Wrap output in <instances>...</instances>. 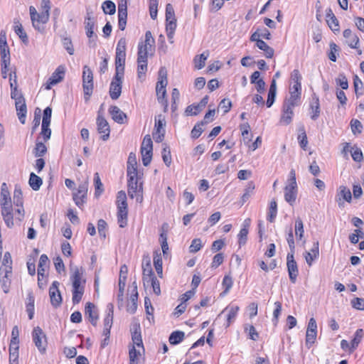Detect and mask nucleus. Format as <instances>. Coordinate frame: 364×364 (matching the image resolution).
I'll use <instances>...</instances> for the list:
<instances>
[{"label":"nucleus","instance_id":"2f4dec72","mask_svg":"<svg viewBox=\"0 0 364 364\" xmlns=\"http://www.w3.org/2000/svg\"><path fill=\"white\" fill-rule=\"evenodd\" d=\"M122 84L112 81L109 86V96L112 100H117L122 93Z\"/></svg>","mask_w":364,"mask_h":364},{"label":"nucleus","instance_id":"052dcab7","mask_svg":"<svg viewBox=\"0 0 364 364\" xmlns=\"http://www.w3.org/2000/svg\"><path fill=\"white\" fill-rule=\"evenodd\" d=\"M127 181H139L137 167H127Z\"/></svg>","mask_w":364,"mask_h":364},{"label":"nucleus","instance_id":"680f3d73","mask_svg":"<svg viewBox=\"0 0 364 364\" xmlns=\"http://www.w3.org/2000/svg\"><path fill=\"white\" fill-rule=\"evenodd\" d=\"M239 311V306H231L228 311V314L227 315V325L226 326H229L230 324L232 323V321L236 317V315L237 314V311Z\"/></svg>","mask_w":364,"mask_h":364},{"label":"nucleus","instance_id":"ea45409f","mask_svg":"<svg viewBox=\"0 0 364 364\" xmlns=\"http://www.w3.org/2000/svg\"><path fill=\"white\" fill-rule=\"evenodd\" d=\"M102 9L105 14L113 15L116 12L115 4L110 0L104 1L102 5Z\"/></svg>","mask_w":364,"mask_h":364},{"label":"nucleus","instance_id":"37998d69","mask_svg":"<svg viewBox=\"0 0 364 364\" xmlns=\"http://www.w3.org/2000/svg\"><path fill=\"white\" fill-rule=\"evenodd\" d=\"M95 18L92 16V11L90 9H87V14L85 19V30L88 29H95Z\"/></svg>","mask_w":364,"mask_h":364},{"label":"nucleus","instance_id":"79ce46f5","mask_svg":"<svg viewBox=\"0 0 364 364\" xmlns=\"http://www.w3.org/2000/svg\"><path fill=\"white\" fill-rule=\"evenodd\" d=\"M250 127V124L246 122L240 125V129L242 130V136L245 144H249L252 140V134L249 133Z\"/></svg>","mask_w":364,"mask_h":364},{"label":"nucleus","instance_id":"6e6d98bb","mask_svg":"<svg viewBox=\"0 0 364 364\" xmlns=\"http://www.w3.org/2000/svg\"><path fill=\"white\" fill-rule=\"evenodd\" d=\"M154 43V39L150 31H147L145 33V41L143 46L148 49L149 51L152 50Z\"/></svg>","mask_w":364,"mask_h":364},{"label":"nucleus","instance_id":"4be33fe9","mask_svg":"<svg viewBox=\"0 0 364 364\" xmlns=\"http://www.w3.org/2000/svg\"><path fill=\"white\" fill-rule=\"evenodd\" d=\"M304 257L309 266H311L314 259H317L319 255V243L316 241L309 252L304 253Z\"/></svg>","mask_w":364,"mask_h":364},{"label":"nucleus","instance_id":"69168bd1","mask_svg":"<svg viewBox=\"0 0 364 364\" xmlns=\"http://www.w3.org/2000/svg\"><path fill=\"white\" fill-rule=\"evenodd\" d=\"M62 43H63L64 48L67 50V52L70 55L74 54L75 50H74L73 43H72L70 38L64 37L62 40Z\"/></svg>","mask_w":364,"mask_h":364},{"label":"nucleus","instance_id":"0e129e2a","mask_svg":"<svg viewBox=\"0 0 364 364\" xmlns=\"http://www.w3.org/2000/svg\"><path fill=\"white\" fill-rule=\"evenodd\" d=\"M337 85H339L343 90H347L348 88V82L346 75L343 73H340L338 77L336 79Z\"/></svg>","mask_w":364,"mask_h":364},{"label":"nucleus","instance_id":"603ef678","mask_svg":"<svg viewBox=\"0 0 364 364\" xmlns=\"http://www.w3.org/2000/svg\"><path fill=\"white\" fill-rule=\"evenodd\" d=\"M350 124L351 131L354 135L359 134L362 132L363 124L358 119H351Z\"/></svg>","mask_w":364,"mask_h":364},{"label":"nucleus","instance_id":"39448f33","mask_svg":"<svg viewBox=\"0 0 364 364\" xmlns=\"http://www.w3.org/2000/svg\"><path fill=\"white\" fill-rule=\"evenodd\" d=\"M82 87L85 101H88L92 94L93 85V73L91 69L87 66L83 67L82 72Z\"/></svg>","mask_w":364,"mask_h":364},{"label":"nucleus","instance_id":"4c0bfd02","mask_svg":"<svg viewBox=\"0 0 364 364\" xmlns=\"http://www.w3.org/2000/svg\"><path fill=\"white\" fill-rule=\"evenodd\" d=\"M43 183V181L41 177L31 173L29 178V185L33 191L39 190L40 187Z\"/></svg>","mask_w":364,"mask_h":364},{"label":"nucleus","instance_id":"423d86ee","mask_svg":"<svg viewBox=\"0 0 364 364\" xmlns=\"http://www.w3.org/2000/svg\"><path fill=\"white\" fill-rule=\"evenodd\" d=\"M153 143L149 134H146L141 143V154L142 163L144 166L150 164L152 159Z\"/></svg>","mask_w":364,"mask_h":364},{"label":"nucleus","instance_id":"de8ad7c7","mask_svg":"<svg viewBox=\"0 0 364 364\" xmlns=\"http://www.w3.org/2000/svg\"><path fill=\"white\" fill-rule=\"evenodd\" d=\"M1 75L3 78L7 77V72L9 70V66L10 65V55H6L4 57V55H1Z\"/></svg>","mask_w":364,"mask_h":364},{"label":"nucleus","instance_id":"5fc2aeb1","mask_svg":"<svg viewBox=\"0 0 364 364\" xmlns=\"http://www.w3.org/2000/svg\"><path fill=\"white\" fill-rule=\"evenodd\" d=\"M255 188L253 182L250 181L248 183V185L245 190V193L241 197L242 204H244L249 199Z\"/></svg>","mask_w":364,"mask_h":364},{"label":"nucleus","instance_id":"393cba45","mask_svg":"<svg viewBox=\"0 0 364 364\" xmlns=\"http://www.w3.org/2000/svg\"><path fill=\"white\" fill-rule=\"evenodd\" d=\"M85 314L88 315L91 323L95 326L99 318L98 312L95 309V306L91 302H87L85 305Z\"/></svg>","mask_w":364,"mask_h":364},{"label":"nucleus","instance_id":"9b49d317","mask_svg":"<svg viewBox=\"0 0 364 364\" xmlns=\"http://www.w3.org/2000/svg\"><path fill=\"white\" fill-rule=\"evenodd\" d=\"M317 336V324L314 318L309 319L306 333V345L310 348L314 343Z\"/></svg>","mask_w":364,"mask_h":364},{"label":"nucleus","instance_id":"8fccbe9b","mask_svg":"<svg viewBox=\"0 0 364 364\" xmlns=\"http://www.w3.org/2000/svg\"><path fill=\"white\" fill-rule=\"evenodd\" d=\"M223 287L224 289V291L223 292V294L225 295L229 292L230 289L232 288L233 285V280L232 277L230 276V274H226L222 282Z\"/></svg>","mask_w":364,"mask_h":364},{"label":"nucleus","instance_id":"412c9836","mask_svg":"<svg viewBox=\"0 0 364 364\" xmlns=\"http://www.w3.org/2000/svg\"><path fill=\"white\" fill-rule=\"evenodd\" d=\"M12 73H9V81H10V87H11V98L15 100V102H18L19 100H25L24 97H23L21 92L20 91L18 90V88H17V77H16V74L15 73H14V82H15V85H14L13 82H12Z\"/></svg>","mask_w":364,"mask_h":364},{"label":"nucleus","instance_id":"bb28decb","mask_svg":"<svg viewBox=\"0 0 364 364\" xmlns=\"http://www.w3.org/2000/svg\"><path fill=\"white\" fill-rule=\"evenodd\" d=\"M109 112L112 119L119 124L124 123V119L127 118L126 114L117 106H111L109 109Z\"/></svg>","mask_w":364,"mask_h":364},{"label":"nucleus","instance_id":"f03ea898","mask_svg":"<svg viewBox=\"0 0 364 364\" xmlns=\"http://www.w3.org/2000/svg\"><path fill=\"white\" fill-rule=\"evenodd\" d=\"M73 274L71 275V280L73 284V304H77L82 299L84 294V285L81 284V279L82 275V270L79 269L77 267H75L72 269Z\"/></svg>","mask_w":364,"mask_h":364},{"label":"nucleus","instance_id":"a878e982","mask_svg":"<svg viewBox=\"0 0 364 364\" xmlns=\"http://www.w3.org/2000/svg\"><path fill=\"white\" fill-rule=\"evenodd\" d=\"M12 259L11 254L9 252H5L3 259L2 267H0V275L3 273L6 274H11L12 273Z\"/></svg>","mask_w":364,"mask_h":364},{"label":"nucleus","instance_id":"09e8293b","mask_svg":"<svg viewBox=\"0 0 364 364\" xmlns=\"http://www.w3.org/2000/svg\"><path fill=\"white\" fill-rule=\"evenodd\" d=\"M299 105V104L284 99L282 107V112L290 113V114L294 115L293 109L295 107H297Z\"/></svg>","mask_w":364,"mask_h":364},{"label":"nucleus","instance_id":"4d7b16f0","mask_svg":"<svg viewBox=\"0 0 364 364\" xmlns=\"http://www.w3.org/2000/svg\"><path fill=\"white\" fill-rule=\"evenodd\" d=\"M4 274V275L0 279V282L4 292L6 294L10 289L11 280L9 277L11 274H6V273Z\"/></svg>","mask_w":364,"mask_h":364},{"label":"nucleus","instance_id":"aec40b11","mask_svg":"<svg viewBox=\"0 0 364 364\" xmlns=\"http://www.w3.org/2000/svg\"><path fill=\"white\" fill-rule=\"evenodd\" d=\"M132 332V340L133 346L135 347H141L144 348L141 335V327L139 323H134L131 328Z\"/></svg>","mask_w":364,"mask_h":364},{"label":"nucleus","instance_id":"2eb2a0df","mask_svg":"<svg viewBox=\"0 0 364 364\" xmlns=\"http://www.w3.org/2000/svg\"><path fill=\"white\" fill-rule=\"evenodd\" d=\"M294 255V253H288L287 256V266L290 281L294 284L299 274V270Z\"/></svg>","mask_w":364,"mask_h":364},{"label":"nucleus","instance_id":"a211bd4d","mask_svg":"<svg viewBox=\"0 0 364 364\" xmlns=\"http://www.w3.org/2000/svg\"><path fill=\"white\" fill-rule=\"evenodd\" d=\"M65 74V69L63 66H58L55 72L48 80L46 84V89L50 90L52 86L63 80Z\"/></svg>","mask_w":364,"mask_h":364},{"label":"nucleus","instance_id":"f3484780","mask_svg":"<svg viewBox=\"0 0 364 364\" xmlns=\"http://www.w3.org/2000/svg\"><path fill=\"white\" fill-rule=\"evenodd\" d=\"M336 200L338 203L339 207L343 206L344 201L350 203L352 200V194L350 189L345 186H339L336 194Z\"/></svg>","mask_w":364,"mask_h":364},{"label":"nucleus","instance_id":"58836bf2","mask_svg":"<svg viewBox=\"0 0 364 364\" xmlns=\"http://www.w3.org/2000/svg\"><path fill=\"white\" fill-rule=\"evenodd\" d=\"M185 336V333L183 331H176L171 333L168 341L169 343L172 345H177L181 343Z\"/></svg>","mask_w":364,"mask_h":364},{"label":"nucleus","instance_id":"7ed1b4c3","mask_svg":"<svg viewBox=\"0 0 364 364\" xmlns=\"http://www.w3.org/2000/svg\"><path fill=\"white\" fill-rule=\"evenodd\" d=\"M116 203L117 206V222L119 226L123 228L127 225L128 215L127 195L124 191L117 193Z\"/></svg>","mask_w":364,"mask_h":364},{"label":"nucleus","instance_id":"3c124183","mask_svg":"<svg viewBox=\"0 0 364 364\" xmlns=\"http://www.w3.org/2000/svg\"><path fill=\"white\" fill-rule=\"evenodd\" d=\"M364 336V331L362 328L358 329L354 335V338L351 341V348L355 349L358 347Z\"/></svg>","mask_w":364,"mask_h":364},{"label":"nucleus","instance_id":"7c9ffc66","mask_svg":"<svg viewBox=\"0 0 364 364\" xmlns=\"http://www.w3.org/2000/svg\"><path fill=\"white\" fill-rule=\"evenodd\" d=\"M14 30L15 33H16V35L18 36V37L20 38V39L22 41V42L23 43L27 44L28 42V36H27L26 33L25 32V31L23 30V28L22 26L21 23L16 18H15L14 20Z\"/></svg>","mask_w":364,"mask_h":364},{"label":"nucleus","instance_id":"864d4df0","mask_svg":"<svg viewBox=\"0 0 364 364\" xmlns=\"http://www.w3.org/2000/svg\"><path fill=\"white\" fill-rule=\"evenodd\" d=\"M14 203L16 206L23 205L22 191L19 186H16L14 191Z\"/></svg>","mask_w":364,"mask_h":364},{"label":"nucleus","instance_id":"cd10ccee","mask_svg":"<svg viewBox=\"0 0 364 364\" xmlns=\"http://www.w3.org/2000/svg\"><path fill=\"white\" fill-rule=\"evenodd\" d=\"M310 109H311V119L316 120L320 115V104L318 97L314 93L312 95V100L310 104Z\"/></svg>","mask_w":364,"mask_h":364},{"label":"nucleus","instance_id":"bf43d9fd","mask_svg":"<svg viewBox=\"0 0 364 364\" xmlns=\"http://www.w3.org/2000/svg\"><path fill=\"white\" fill-rule=\"evenodd\" d=\"M304 225L301 218H298L295 222V233L296 237L301 240L304 236Z\"/></svg>","mask_w":364,"mask_h":364},{"label":"nucleus","instance_id":"c9c22d12","mask_svg":"<svg viewBox=\"0 0 364 364\" xmlns=\"http://www.w3.org/2000/svg\"><path fill=\"white\" fill-rule=\"evenodd\" d=\"M137 300L138 291H136V293H132L130 296V301L127 306V311L129 314H133L136 312L137 309Z\"/></svg>","mask_w":364,"mask_h":364},{"label":"nucleus","instance_id":"49530a36","mask_svg":"<svg viewBox=\"0 0 364 364\" xmlns=\"http://www.w3.org/2000/svg\"><path fill=\"white\" fill-rule=\"evenodd\" d=\"M107 309H108L109 311L104 319V327L112 328V322H113L114 306L112 304H109L107 305Z\"/></svg>","mask_w":364,"mask_h":364},{"label":"nucleus","instance_id":"f257e3e1","mask_svg":"<svg viewBox=\"0 0 364 364\" xmlns=\"http://www.w3.org/2000/svg\"><path fill=\"white\" fill-rule=\"evenodd\" d=\"M0 205L1 215L6 226L12 228L14 226V213L10 193L6 183L1 184Z\"/></svg>","mask_w":364,"mask_h":364},{"label":"nucleus","instance_id":"ddd939ff","mask_svg":"<svg viewBox=\"0 0 364 364\" xmlns=\"http://www.w3.org/2000/svg\"><path fill=\"white\" fill-rule=\"evenodd\" d=\"M88 184L85 182L79 185L76 192L73 193V198L75 203L79 208H82L86 201Z\"/></svg>","mask_w":364,"mask_h":364},{"label":"nucleus","instance_id":"9d476101","mask_svg":"<svg viewBox=\"0 0 364 364\" xmlns=\"http://www.w3.org/2000/svg\"><path fill=\"white\" fill-rule=\"evenodd\" d=\"M165 125L164 117L162 114L158 115L155 119L154 131L153 132V137L156 143H160L164 140L166 132Z\"/></svg>","mask_w":364,"mask_h":364},{"label":"nucleus","instance_id":"338daca9","mask_svg":"<svg viewBox=\"0 0 364 364\" xmlns=\"http://www.w3.org/2000/svg\"><path fill=\"white\" fill-rule=\"evenodd\" d=\"M107 224L106 221L103 219H100L97 222V230L100 236L102 238L106 237V230H107Z\"/></svg>","mask_w":364,"mask_h":364},{"label":"nucleus","instance_id":"4468645a","mask_svg":"<svg viewBox=\"0 0 364 364\" xmlns=\"http://www.w3.org/2000/svg\"><path fill=\"white\" fill-rule=\"evenodd\" d=\"M59 285L60 283L55 281L49 288L50 303L54 308H58L62 304V296L58 289Z\"/></svg>","mask_w":364,"mask_h":364},{"label":"nucleus","instance_id":"e2e57ef3","mask_svg":"<svg viewBox=\"0 0 364 364\" xmlns=\"http://www.w3.org/2000/svg\"><path fill=\"white\" fill-rule=\"evenodd\" d=\"M329 46H330V52L328 53V57L330 60H331L333 62H336V53L338 52L339 48L334 42H331L329 44Z\"/></svg>","mask_w":364,"mask_h":364},{"label":"nucleus","instance_id":"0eeeda50","mask_svg":"<svg viewBox=\"0 0 364 364\" xmlns=\"http://www.w3.org/2000/svg\"><path fill=\"white\" fill-rule=\"evenodd\" d=\"M159 80L156 83V90L158 96V100L163 103V101L165 98L166 90V87L167 85V77H166V71L164 68H161L159 72Z\"/></svg>","mask_w":364,"mask_h":364},{"label":"nucleus","instance_id":"774afa93","mask_svg":"<svg viewBox=\"0 0 364 364\" xmlns=\"http://www.w3.org/2000/svg\"><path fill=\"white\" fill-rule=\"evenodd\" d=\"M203 125H204V122H200L199 123H197L194 126V127L193 128V129L191 131V133L192 138L197 139V138H198L200 136V134L203 132V130L202 129V127Z\"/></svg>","mask_w":364,"mask_h":364},{"label":"nucleus","instance_id":"6e6552de","mask_svg":"<svg viewBox=\"0 0 364 364\" xmlns=\"http://www.w3.org/2000/svg\"><path fill=\"white\" fill-rule=\"evenodd\" d=\"M33 341L41 353H44L47 347L46 336L43 330L37 326L34 328L32 333Z\"/></svg>","mask_w":364,"mask_h":364},{"label":"nucleus","instance_id":"20e7f679","mask_svg":"<svg viewBox=\"0 0 364 364\" xmlns=\"http://www.w3.org/2000/svg\"><path fill=\"white\" fill-rule=\"evenodd\" d=\"M297 195V184L296 181V173L294 169L289 172V178L287 184L284 188V199L292 205L296 200Z\"/></svg>","mask_w":364,"mask_h":364},{"label":"nucleus","instance_id":"c85d7f7f","mask_svg":"<svg viewBox=\"0 0 364 364\" xmlns=\"http://www.w3.org/2000/svg\"><path fill=\"white\" fill-rule=\"evenodd\" d=\"M15 105L19 121L21 124H25L27 113V108L25 100L16 102Z\"/></svg>","mask_w":364,"mask_h":364},{"label":"nucleus","instance_id":"5701e85b","mask_svg":"<svg viewBox=\"0 0 364 364\" xmlns=\"http://www.w3.org/2000/svg\"><path fill=\"white\" fill-rule=\"evenodd\" d=\"M289 96L287 97L285 100L300 105L301 97V86L293 85L289 87Z\"/></svg>","mask_w":364,"mask_h":364},{"label":"nucleus","instance_id":"473e14b6","mask_svg":"<svg viewBox=\"0 0 364 364\" xmlns=\"http://www.w3.org/2000/svg\"><path fill=\"white\" fill-rule=\"evenodd\" d=\"M162 264L161 254L159 250H156L154 252V265L159 277H162L163 276Z\"/></svg>","mask_w":364,"mask_h":364},{"label":"nucleus","instance_id":"6ab92c4d","mask_svg":"<svg viewBox=\"0 0 364 364\" xmlns=\"http://www.w3.org/2000/svg\"><path fill=\"white\" fill-rule=\"evenodd\" d=\"M49 16L47 14L40 13L38 16H35L31 20L33 28L40 33L45 31V25L49 20Z\"/></svg>","mask_w":364,"mask_h":364},{"label":"nucleus","instance_id":"1a4fd4ad","mask_svg":"<svg viewBox=\"0 0 364 364\" xmlns=\"http://www.w3.org/2000/svg\"><path fill=\"white\" fill-rule=\"evenodd\" d=\"M128 195L131 198H135L137 203L143 201V186L142 183L139 181H127Z\"/></svg>","mask_w":364,"mask_h":364},{"label":"nucleus","instance_id":"a18cd8bd","mask_svg":"<svg viewBox=\"0 0 364 364\" xmlns=\"http://www.w3.org/2000/svg\"><path fill=\"white\" fill-rule=\"evenodd\" d=\"M137 75L141 78L147 70V59H137Z\"/></svg>","mask_w":364,"mask_h":364},{"label":"nucleus","instance_id":"c03bdc74","mask_svg":"<svg viewBox=\"0 0 364 364\" xmlns=\"http://www.w3.org/2000/svg\"><path fill=\"white\" fill-rule=\"evenodd\" d=\"M277 214V202L273 200L269 203V211L267 215V220L270 223H273Z\"/></svg>","mask_w":364,"mask_h":364},{"label":"nucleus","instance_id":"e433bc0d","mask_svg":"<svg viewBox=\"0 0 364 364\" xmlns=\"http://www.w3.org/2000/svg\"><path fill=\"white\" fill-rule=\"evenodd\" d=\"M257 47L264 52V55L267 58H272L274 56V49L269 46L264 41H258Z\"/></svg>","mask_w":364,"mask_h":364},{"label":"nucleus","instance_id":"f704fd0d","mask_svg":"<svg viewBox=\"0 0 364 364\" xmlns=\"http://www.w3.org/2000/svg\"><path fill=\"white\" fill-rule=\"evenodd\" d=\"M209 56V51L206 50L199 55H196L194 58V63L196 68L200 70L205 65L207 58Z\"/></svg>","mask_w":364,"mask_h":364},{"label":"nucleus","instance_id":"f8f14e48","mask_svg":"<svg viewBox=\"0 0 364 364\" xmlns=\"http://www.w3.org/2000/svg\"><path fill=\"white\" fill-rule=\"evenodd\" d=\"M96 123L97 127V132L99 134H102V139L103 141H107L109 137L110 127L107 121L100 114V112H98Z\"/></svg>","mask_w":364,"mask_h":364},{"label":"nucleus","instance_id":"a19ab883","mask_svg":"<svg viewBox=\"0 0 364 364\" xmlns=\"http://www.w3.org/2000/svg\"><path fill=\"white\" fill-rule=\"evenodd\" d=\"M47 152V147L43 142L36 141L35 148L33 149V154L36 157H41L46 154Z\"/></svg>","mask_w":364,"mask_h":364},{"label":"nucleus","instance_id":"13d9d810","mask_svg":"<svg viewBox=\"0 0 364 364\" xmlns=\"http://www.w3.org/2000/svg\"><path fill=\"white\" fill-rule=\"evenodd\" d=\"M140 355V352L137 350L134 346H132L129 350V364H138V358Z\"/></svg>","mask_w":364,"mask_h":364},{"label":"nucleus","instance_id":"c756f323","mask_svg":"<svg viewBox=\"0 0 364 364\" xmlns=\"http://www.w3.org/2000/svg\"><path fill=\"white\" fill-rule=\"evenodd\" d=\"M142 270H143V281L145 283L148 282V279L152 278V277H155L151 264L150 258L147 257L146 261L144 259L142 262Z\"/></svg>","mask_w":364,"mask_h":364},{"label":"nucleus","instance_id":"b1692460","mask_svg":"<svg viewBox=\"0 0 364 364\" xmlns=\"http://www.w3.org/2000/svg\"><path fill=\"white\" fill-rule=\"evenodd\" d=\"M326 22L331 29L332 31L338 32L340 30L339 23L336 16L333 13V11L331 9H328L326 11Z\"/></svg>","mask_w":364,"mask_h":364},{"label":"nucleus","instance_id":"72a5a7b5","mask_svg":"<svg viewBox=\"0 0 364 364\" xmlns=\"http://www.w3.org/2000/svg\"><path fill=\"white\" fill-rule=\"evenodd\" d=\"M0 55H4V57L10 55L6 41V34L4 31H1L0 33Z\"/></svg>","mask_w":364,"mask_h":364},{"label":"nucleus","instance_id":"dca6fc26","mask_svg":"<svg viewBox=\"0 0 364 364\" xmlns=\"http://www.w3.org/2000/svg\"><path fill=\"white\" fill-rule=\"evenodd\" d=\"M127 0H119L118 3V26L119 28L124 31L127 25Z\"/></svg>","mask_w":364,"mask_h":364}]
</instances>
